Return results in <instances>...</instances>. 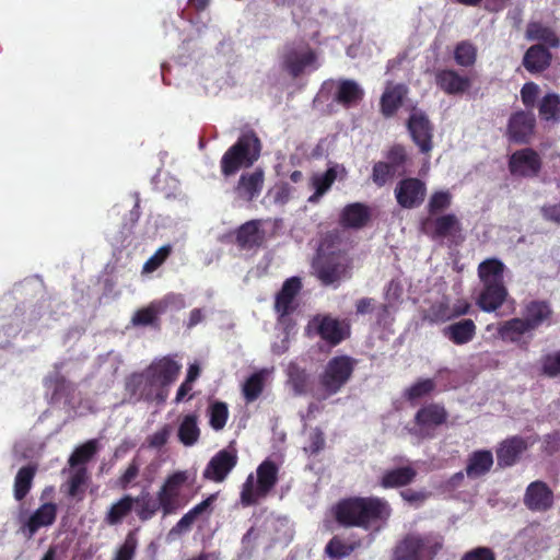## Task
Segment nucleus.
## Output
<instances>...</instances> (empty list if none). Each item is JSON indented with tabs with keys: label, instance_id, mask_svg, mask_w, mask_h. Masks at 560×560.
I'll list each match as a JSON object with an SVG mask.
<instances>
[{
	"label": "nucleus",
	"instance_id": "nucleus-1",
	"mask_svg": "<svg viewBox=\"0 0 560 560\" xmlns=\"http://www.w3.org/2000/svg\"><path fill=\"white\" fill-rule=\"evenodd\" d=\"M336 517L347 526L370 528L377 521H385L390 515L388 503L380 498H350L336 506Z\"/></svg>",
	"mask_w": 560,
	"mask_h": 560
},
{
	"label": "nucleus",
	"instance_id": "nucleus-2",
	"mask_svg": "<svg viewBox=\"0 0 560 560\" xmlns=\"http://www.w3.org/2000/svg\"><path fill=\"white\" fill-rule=\"evenodd\" d=\"M504 269V264L497 258L486 259L478 267L482 290L477 299V304L483 312H494L503 304L508 295L503 283Z\"/></svg>",
	"mask_w": 560,
	"mask_h": 560
},
{
	"label": "nucleus",
	"instance_id": "nucleus-3",
	"mask_svg": "<svg viewBox=\"0 0 560 560\" xmlns=\"http://www.w3.org/2000/svg\"><path fill=\"white\" fill-rule=\"evenodd\" d=\"M196 472L177 470L168 475L158 491L163 515H171L183 509L190 500L187 490L194 485Z\"/></svg>",
	"mask_w": 560,
	"mask_h": 560
},
{
	"label": "nucleus",
	"instance_id": "nucleus-4",
	"mask_svg": "<svg viewBox=\"0 0 560 560\" xmlns=\"http://www.w3.org/2000/svg\"><path fill=\"white\" fill-rule=\"evenodd\" d=\"M279 467L270 459L264 460L256 469V476L249 474L242 487L241 502L253 505L265 498L278 481Z\"/></svg>",
	"mask_w": 560,
	"mask_h": 560
},
{
	"label": "nucleus",
	"instance_id": "nucleus-5",
	"mask_svg": "<svg viewBox=\"0 0 560 560\" xmlns=\"http://www.w3.org/2000/svg\"><path fill=\"white\" fill-rule=\"evenodd\" d=\"M260 142L254 133H245L221 159V170L225 176L235 174L242 167L250 166L258 160Z\"/></svg>",
	"mask_w": 560,
	"mask_h": 560
},
{
	"label": "nucleus",
	"instance_id": "nucleus-6",
	"mask_svg": "<svg viewBox=\"0 0 560 560\" xmlns=\"http://www.w3.org/2000/svg\"><path fill=\"white\" fill-rule=\"evenodd\" d=\"M441 548L438 535H408L395 547L392 560H432Z\"/></svg>",
	"mask_w": 560,
	"mask_h": 560
},
{
	"label": "nucleus",
	"instance_id": "nucleus-7",
	"mask_svg": "<svg viewBox=\"0 0 560 560\" xmlns=\"http://www.w3.org/2000/svg\"><path fill=\"white\" fill-rule=\"evenodd\" d=\"M354 368V361L347 357H335L328 361L319 381V399L337 394L349 381Z\"/></svg>",
	"mask_w": 560,
	"mask_h": 560
},
{
	"label": "nucleus",
	"instance_id": "nucleus-8",
	"mask_svg": "<svg viewBox=\"0 0 560 560\" xmlns=\"http://www.w3.org/2000/svg\"><path fill=\"white\" fill-rule=\"evenodd\" d=\"M126 389L136 401L145 400L161 404L168 396V389H162L147 369L131 375L126 383Z\"/></svg>",
	"mask_w": 560,
	"mask_h": 560
},
{
	"label": "nucleus",
	"instance_id": "nucleus-9",
	"mask_svg": "<svg viewBox=\"0 0 560 560\" xmlns=\"http://www.w3.org/2000/svg\"><path fill=\"white\" fill-rule=\"evenodd\" d=\"M282 63L284 69L293 77L318 68L315 52L303 43L288 47Z\"/></svg>",
	"mask_w": 560,
	"mask_h": 560
},
{
	"label": "nucleus",
	"instance_id": "nucleus-10",
	"mask_svg": "<svg viewBox=\"0 0 560 560\" xmlns=\"http://www.w3.org/2000/svg\"><path fill=\"white\" fill-rule=\"evenodd\" d=\"M348 176V171L342 164L330 163L325 172L314 173L310 177V188L314 192L308 197L310 203H317L324 195H326L336 180H345Z\"/></svg>",
	"mask_w": 560,
	"mask_h": 560
},
{
	"label": "nucleus",
	"instance_id": "nucleus-11",
	"mask_svg": "<svg viewBox=\"0 0 560 560\" xmlns=\"http://www.w3.org/2000/svg\"><path fill=\"white\" fill-rule=\"evenodd\" d=\"M306 330L310 336H319L322 339L334 346L343 340L348 335V328L346 325L325 315H317L313 317L310 320Z\"/></svg>",
	"mask_w": 560,
	"mask_h": 560
},
{
	"label": "nucleus",
	"instance_id": "nucleus-12",
	"mask_svg": "<svg viewBox=\"0 0 560 560\" xmlns=\"http://www.w3.org/2000/svg\"><path fill=\"white\" fill-rule=\"evenodd\" d=\"M237 453L234 448H224L211 457L202 477L207 480L221 483L237 464Z\"/></svg>",
	"mask_w": 560,
	"mask_h": 560
},
{
	"label": "nucleus",
	"instance_id": "nucleus-13",
	"mask_svg": "<svg viewBox=\"0 0 560 560\" xmlns=\"http://www.w3.org/2000/svg\"><path fill=\"white\" fill-rule=\"evenodd\" d=\"M541 168L539 154L529 148L515 151L509 160L510 173L515 177H534Z\"/></svg>",
	"mask_w": 560,
	"mask_h": 560
},
{
	"label": "nucleus",
	"instance_id": "nucleus-14",
	"mask_svg": "<svg viewBox=\"0 0 560 560\" xmlns=\"http://www.w3.org/2000/svg\"><path fill=\"white\" fill-rule=\"evenodd\" d=\"M147 370L162 389H168L176 381L182 370V363L167 355L155 359Z\"/></svg>",
	"mask_w": 560,
	"mask_h": 560
},
{
	"label": "nucleus",
	"instance_id": "nucleus-15",
	"mask_svg": "<svg viewBox=\"0 0 560 560\" xmlns=\"http://www.w3.org/2000/svg\"><path fill=\"white\" fill-rule=\"evenodd\" d=\"M425 191V185L420 179L406 178L397 184L395 196L399 206L411 209L422 203Z\"/></svg>",
	"mask_w": 560,
	"mask_h": 560
},
{
	"label": "nucleus",
	"instance_id": "nucleus-16",
	"mask_svg": "<svg viewBox=\"0 0 560 560\" xmlns=\"http://www.w3.org/2000/svg\"><path fill=\"white\" fill-rule=\"evenodd\" d=\"M408 130L421 152L425 153L432 149V126L423 112L412 110L408 120Z\"/></svg>",
	"mask_w": 560,
	"mask_h": 560
},
{
	"label": "nucleus",
	"instance_id": "nucleus-17",
	"mask_svg": "<svg viewBox=\"0 0 560 560\" xmlns=\"http://www.w3.org/2000/svg\"><path fill=\"white\" fill-rule=\"evenodd\" d=\"M326 86H329L332 100L345 108L358 105L364 96V90L354 80H338Z\"/></svg>",
	"mask_w": 560,
	"mask_h": 560
},
{
	"label": "nucleus",
	"instance_id": "nucleus-18",
	"mask_svg": "<svg viewBox=\"0 0 560 560\" xmlns=\"http://www.w3.org/2000/svg\"><path fill=\"white\" fill-rule=\"evenodd\" d=\"M446 420V411L439 405H428L416 415L415 432L421 436H430L432 431Z\"/></svg>",
	"mask_w": 560,
	"mask_h": 560
},
{
	"label": "nucleus",
	"instance_id": "nucleus-19",
	"mask_svg": "<svg viewBox=\"0 0 560 560\" xmlns=\"http://www.w3.org/2000/svg\"><path fill=\"white\" fill-rule=\"evenodd\" d=\"M535 117L532 113L517 112L511 116L508 126V137L516 143L529 141L535 128Z\"/></svg>",
	"mask_w": 560,
	"mask_h": 560
},
{
	"label": "nucleus",
	"instance_id": "nucleus-20",
	"mask_svg": "<svg viewBox=\"0 0 560 560\" xmlns=\"http://www.w3.org/2000/svg\"><path fill=\"white\" fill-rule=\"evenodd\" d=\"M533 443L534 441L520 436L506 439L497 450L498 464L502 467L513 466Z\"/></svg>",
	"mask_w": 560,
	"mask_h": 560
},
{
	"label": "nucleus",
	"instance_id": "nucleus-21",
	"mask_svg": "<svg viewBox=\"0 0 560 560\" xmlns=\"http://www.w3.org/2000/svg\"><path fill=\"white\" fill-rule=\"evenodd\" d=\"M494 328V325H488L487 330L490 331ZM498 337L505 342L517 343L521 348L526 349L528 342L522 340V336L529 332V328L526 326L522 318L509 319L495 327Z\"/></svg>",
	"mask_w": 560,
	"mask_h": 560
},
{
	"label": "nucleus",
	"instance_id": "nucleus-22",
	"mask_svg": "<svg viewBox=\"0 0 560 560\" xmlns=\"http://www.w3.org/2000/svg\"><path fill=\"white\" fill-rule=\"evenodd\" d=\"M264 180V172L260 168L242 174L235 187L237 197L246 201L257 198L262 190Z\"/></svg>",
	"mask_w": 560,
	"mask_h": 560
},
{
	"label": "nucleus",
	"instance_id": "nucleus-23",
	"mask_svg": "<svg viewBox=\"0 0 560 560\" xmlns=\"http://www.w3.org/2000/svg\"><path fill=\"white\" fill-rule=\"evenodd\" d=\"M314 268L318 279L324 284H334L338 282L346 273V265L343 264V258L340 256L330 257L325 260L318 258L314 262Z\"/></svg>",
	"mask_w": 560,
	"mask_h": 560
},
{
	"label": "nucleus",
	"instance_id": "nucleus-24",
	"mask_svg": "<svg viewBox=\"0 0 560 560\" xmlns=\"http://www.w3.org/2000/svg\"><path fill=\"white\" fill-rule=\"evenodd\" d=\"M57 515V505L55 503L42 504L24 523L23 529L27 530V537L31 538L39 528L50 526Z\"/></svg>",
	"mask_w": 560,
	"mask_h": 560
},
{
	"label": "nucleus",
	"instance_id": "nucleus-25",
	"mask_svg": "<svg viewBox=\"0 0 560 560\" xmlns=\"http://www.w3.org/2000/svg\"><path fill=\"white\" fill-rule=\"evenodd\" d=\"M525 504L534 511H545L552 504V493L542 482H532L525 494Z\"/></svg>",
	"mask_w": 560,
	"mask_h": 560
},
{
	"label": "nucleus",
	"instance_id": "nucleus-26",
	"mask_svg": "<svg viewBox=\"0 0 560 560\" xmlns=\"http://www.w3.org/2000/svg\"><path fill=\"white\" fill-rule=\"evenodd\" d=\"M442 334L455 345H466L474 339L476 335V325L472 319H462L445 326Z\"/></svg>",
	"mask_w": 560,
	"mask_h": 560
},
{
	"label": "nucleus",
	"instance_id": "nucleus-27",
	"mask_svg": "<svg viewBox=\"0 0 560 560\" xmlns=\"http://www.w3.org/2000/svg\"><path fill=\"white\" fill-rule=\"evenodd\" d=\"M370 219V209L361 202L347 205L340 214V224L345 228L360 229Z\"/></svg>",
	"mask_w": 560,
	"mask_h": 560
},
{
	"label": "nucleus",
	"instance_id": "nucleus-28",
	"mask_svg": "<svg viewBox=\"0 0 560 560\" xmlns=\"http://www.w3.org/2000/svg\"><path fill=\"white\" fill-rule=\"evenodd\" d=\"M301 289V281L299 278L288 279L281 291L277 294L275 308L279 316L282 318L292 310V303Z\"/></svg>",
	"mask_w": 560,
	"mask_h": 560
},
{
	"label": "nucleus",
	"instance_id": "nucleus-29",
	"mask_svg": "<svg viewBox=\"0 0 560 560\" xmlns=\"http://www.w3.org/2000/svg\"><path fill=\"white\" fill-rule=\"evenodd\" d=\"M436 83L447 94H459L470 86V80L467 77L459 75L454 70L439 71Z\"/></svg>",
	"mask_w": 560,
	"mask_h": 560
},
{
	"label": "nucleus",
	"instance_id": "nucleus-30",
	"mask_svg": "<svg viewBox=\"0 0 560 560\" xmlns=\"http://www.w3.org/2000/svg\"><path fill=\"white\" fill-rule=\"evenodd\" d=\"M550 316L551 310L547 303L533 301L525 306L522 319L532 331L547 322Z\"/></svg>",
	"mask_w": 560,
	"mask_h": 560
},
{
	"label": "nucleus",
	"instance_id": "nucleus-31",
	"mask_svg": "<svg viewBox=\"0 0 560 560\" xmlns=\"http://www.w3.org/2000/svg\"><path fill=\"white\" fill-rule=\"evenodd\" d=\"M261 221L253 220L243 224L237 233V242L243 248H253L262 244L265 233L260 229Z\"/></svg>",
	"mask_w": 560,
	"mask_h": 560
},
{
	"label": "nucleus",
	"instance_id": "nucleus-32",
	"mask_svg": "<svg viewBox=\"0 0 560 560\" xmlns=\"http://www.w3.org/2000/svg\"><path fill=\"white\" fill-rule=\"evenodd\" d=\"M493 465V455L490 451L474 452L467 460L466 474L469 478H478L487 474Z\"/></svg>",
	"mask_w": 560,
	"mask_h": 560
},
{
	"label": "nucleus",
	"instance_id": "nucleus-33",
	"mask_svg": "<svg viewBox=\"0 0 560 560\" xmlns=\"http://www.w3.org/2000/svg\"><path fill=\"white\" fill-rule=\"evenodd\" d=\"M417 471L411 466L390 469L383 474L381 486L384 488L406 486L415 479Z\"/></svg>",
	"mask_w": 560,
	"mask_h": 560
},
{
	"label": "nucleus",
	"instance_id": "nucleus-34",
	"mask_svg": "<svg viewBox=\"0 0 560 560\" xmlns=\"http://www.w3.org/2000/svg\"><path fill=\"white\" fill-rule=\"evenodd\" d=\"M549 62L550 54L540 45L532 46L523 59V65L529 72L542 71L549 66Z\"/></svg>",
	"mask_w": 560,
	"mask_h": 560
},
{
	"label": "nucleus",
	"instance_id": "nucleus-35",
	"mask_svg": "<svg viewBox=\"0 0 560 560\" xmlns=\"http://www.w3.org/2000/svg\"><path fill=\"white\" fill-rule=\"evenodd\" d=\"M406 92V88L401 84H388L381 98L382 113L385 116L393 115L399 107Z\"/></svg>",
	"mask_w": 560,
	"mask_h": 560
},
{
	"label": "nucleus",
	"instance_id": "nucleus-36",
	"mask_svg": "<svg viewBox=\"0 0 560 560\" xmlns=\"http://www.w3.org/2000/svg\"><path fill=\"white\" fill-rule=\"evenodd\" d=\"M133 506V498L131 495H124L121 499L110 505L105 515V522L109 525L120 524L132 511Z\"/></svg>",
	"mask_w": 560,
	"mask_h": 560
},
{
	"label": "nucleus",
	"instance_id": "nucleus-37",
	"mask_svg": "<svg viewBox=\"0 0 560 560\" xmlns=\"http://www.w3.org/2000/svg\"><path fill=\"white\" fill-rule=\"evenodd\" d=\"M539 116L547 122L560 121V97L555 93L546 94L539 102Z\"/></svg>",
	"mask_w": 560,
	"mask_h": 560
},
{
	"label": "nucleus",
	"instance_id": "nucleus-38",
	"mask_svg": "<svg viewBox=\"0 0 560 560\" xmlns=\"http://www.w3.org/2000/svg\"><path fill=\"white\" fill-rule=\"evenodd\" d=\"M200 435V430L197 423V417L194 415H187L182 420L178 428V439L186 445L191 446L197 443Z\"/></svg>",
	"mask_w": 560,
	"mask_h": 560
},
{
	"label": "nucleus",
	"instance_id": "nucleus-39",
	"mask_svg": "<svg viewBox=\"0 0 560 560\" xmlns=\"http://www.w3.org/2000/svg\"><path fill=\"white\" fill-rule=\"evenodd\" d=\"M36 472V468L33 466L22 467L14 480V498L21 501L28 493L32 482Z\"/></svg>",
	"mask_w": 560,
	"mask_h": 560
},
{
	"label": "nucleus",
	"instance_id": "nucleus-40",
	"mask_svg": "<svg viewBox=\"0 0 560 560\" xmlns=\"http://www.w3.org/2000/svg\"><path fill=\"white\" fill-rule=\"evenodd\" d=\"M268 373V370H261L254 373L246 380L243 385V394L248 402L254 401L259 397L264 389L265 378Z\"/></svg>",
	"mask_w": 560,
	"mask_h": 560
},
{
	"label": "nucleus",
	"instance_id": "nucleus-41",
	"mask_svg": "<svg viewBox=\"0 0 560 560\" xmlns=\"http://www.w3.org/2000/svg\"><path fill=\"white\" fill-rule=\"evenodd\" d=\"M136 512L140 520H150L159 510H161L160 501L150 497L149 493H141L133 498Z\"/></svg>",
	"mask_w": 560,
	"mask_h": 560
},
{
	"label": "nucleus",
	"instance_id": "nucleus-42",
	"mask_svg": "<svg viewBox=\"0 0 560 560\" xmlns=\"http://www.w3.org/2000/svg\"><path fill=\"white\" fill-rule=\"evenodd\" d=\"M526 36L532 40H541L551 47L559 45V39L549 27L544 26L540 23H529L526 30Z\"/></svg>",
	"mask_w": 560,
	"mask_h": 560
},
{
	"label": "nucleus",
	"instance_id": "nucleus-43",
	"mask_svg": "<svg viewBox=\"0 0 560 560\" xmlns=\"http://www.w3.org/2000/svg\"><path fill=\"white\" fill-rule=\"evenodd\" d=\"M86 482V469L84 467L71 468V475L67 482L68 494L77 500L83 499L84 485Z\"/></svg>",
	"mask_w": 560,
	"mask_h": 560
},
{
	"label": "nucleus",
	"instance_id": "nucleus-44",
	"mask_svg": "<svg viewBox=\"0 0 560 560\" xmlns=\"http://www.w3.org/2000/svg\"><path fill=\"white\" fill-rule=\"evenodd\" d=\"M454 59L460 67H470L476 62L477 48L469 42H460L454 50Z\"/></svg>",
	"mask_w": 560,
	"mask_h": 560
},
{
	"label": "nucleus",
	"instance_id": "nucleus-45",
	"mask_svg": "<svg viewBox=\"0 0 560 560\" xmlns=\"http://www.w3.org/2000/svg\"><path fill=\"white\" fill-rule=\"evenodd\" d=\"M288 383L294 394L302 395L307 389V375L304 370L300 369L296 364L291 363L288 366Z\"/></svg>",
	"mask_w": 560,
	"mask_h": 560
},
{
	"label": "nucleus",
	"instance_id": "nucleus-46",
	"mask_svg": "<svg viewBox=\"0 0 560 560\" xmlns=\"http://www.w3.org/2000/svg\"><path fill=\"white\" fill-rule=\"evenodd\" d=\"M210 427L215 430H222L229 418L228 406L224 402L217 401L208 409Z\"/></svg>",
	"mask_w": 560,
	"mask_h": 560
},
{
	"label": "nucleus",
	"instance_id": "nucleus-47",
	"mask_svg": "<svg viewBox=\"0 0 560 560\" xmlns=\"http://www.w3.org/2000/svg\"><path fill=\"white\" fill-rule=\"evenodd\" d=\"M96 450L97 443L95 440H91L78 447L69 458L71 468H78L80 465L88 462L96 453Z\"/></svg>",
	"mask_w": 560,
	"mask_h": 560
},
{
	"label": "nucleus",
	"instance_id": "nucleus-48",
	"mask_svg": "<svg viewBox=\"0 0 560 560\" xmlns=\"http://www.w3.org/2000/svg\"><path fill=\"white\" fill-rule=\"evenodd\" d=\"M160 306L161 304H158L155 301L152 302L148 307L139 310L132 316V324L136 326H147L153 324L158 316L162 314Z\"/></svg>",
	"mask_w": 560,
	"mask_h": 560
},
{
	"label": "nucleus",
	"instance_id": "nucleus-49",
	"mask_svg": "<svg viewBox=\"0 0 560 560\" xmlns=\"http://www.w3.org/2000/svg\"><path fill=\"white\" fill-rule=\"evenodd\" d=\"M425 318L431 323H444L453 319L451 305L446 301L433 304L427 312Z\"/></svg>",
	"mask_w": 560,
	"mask_h": 560
},
{
	"label": "nucleus",
	"instance_id": "nucleus-50",
	"mask_svg": "<svg viewBox=\"0 0 560 560\" xmlns=\"http://www.w3.org/2000/svg\"><path fill=\"white\" fill-rule=\"evenodd\" d=\"M395 173L392 164L385 162H377L373 166L372 180L377 186H384Z\"/></svg>",
	"mask_w": 560,
	"mask_h": 560
},
{
	"label": "nucleus",
	"instance_id": "nucleus-51",
	"mask_svg": "<svg viewBox=\"0 0 560 560\" xmlns=\"http://www.w3.org/2000/svg\"><path fill=\"white\" fill-rule=\"evenodd\" d=\"M351 551L352 547L338 537H334L326 546V553L332 560H340L349 556Z\"/></svg>",
	"mask_w": 560,
	"mask_h": 560
},
{
	"label": "nucleus",
	"instance_id": "nucleus-52",
	"mask_svg": "<svg viewBox=\"0 0 560 560\" xmlns=\"http://www.w3.org/2000/svg\"><path fill=\"white\" fill-rule=\"evenodd\" d=\"M452 202V195L447 190H440L434 192L429 200L428 209L430 213L441 212L450 207Z\"/></svg>",
	"mask_w": 560,
	"mask_h": 560
},
{
	"label": "nucleus",
	"instance_id": "nucleus-53",
	"mask_svg": "<svg viewBox=\"0 0 560 560\" xmlns=\"http://www.w3.org/2000/svg\"><path fill=\"white\" fill-rule=\"evenodd\" d=\"M294 189L285 183L273 186L267 194V197L277 205L287 203L293 196Z\"/></svg>",
	"mask_w": 560,
	"mask_h": 560
},
{
	"label": "nucleus",
	"instance_id": "nucleus-54",
	"mask_svg": "<svg viewBox=\"0 0 560 560\" xmlns=\"http://www.w3.org/2000/svg\"><path fill=\"white\" fill-rule=\"evenodd\" d=\"M435 234L446 236L455 232L458 228V221L454 214L439 217L434 221Z\"/></svg>",
	"mask_w": 560,
	"mask_h": 560
},
{
	"label": "nucleus",
	"instance_id": "nucleus-55",
	"mask_svg": "<svg viewBox=\"0 0 560 560\" xmlns=\"http://www.w3.org/2000/svg\"><path fill=\"white\" fill-rule=\"evenodd\" d=\"M434 388V383L432 380H421V381H418L417 383H415L413 385H411L407 390H406V396L408 397V399L410 400H416V399H419L425 395H428L430 392H432Z\"/></svg>",
	"mask_w": 560,
	"mask_h": 560
},
{
	"label": "nucleus",
	"instance_id": "nucleus-56",
	"mask_svg": "<svg viewBox=\"0 0 560 560\" xmlns=\"http://www.w3.org/2000/svg\"><path fill=\"white\" fill-rule=\"evenodd\" d=\"M137 548V539L133 534H128L124 544L117 550L114 560H132Z\"/></svg>",
	"mask_w": 560,
	"mask_h": 560
},
{
	"label": "nucleus",
	"instance_id": "nucleus-57",
	"mask_svg": "<svg viewBox=\"0 0 560 560\" xmlns=\"http://www.w3.org/2000/svg\"><path fill=\"white\" fill-rule=\"evenodd\" d=\"M171 253L170 246L161 247L154 255H152L143 265V272L150 273L156 270L168 257Z\"/></svg>",
	"mask_w": 560,
	"mask_h": 560
},
{
	"label": "nucleus",
	"instance_id": "nucleus-58",
	"mask_svg": "<svg viewBox=\"0 0 560 560\" xmlns=\"http://www.w3.org/2000/svg\"><path fill=\"white\" fill-rule=\"evenodd\" d=\"M539 94V86L534 82H528L525 83L521 90V100L527 108H533Z\"/></svg>",
	"mask_w": 560,
	"mask_h": 560
},
{
	"label": "nucleus",
	"instance_id": "nucleus-59",
	"mask_svg": "<svg viewBox=\"0 0 560 560\" xmlns=\"http://www.w3.org/2000/svg\"><path fill=\"white\" fill-rule=\"evenodd\" d=\"M140 465L132 460L126 470L122 472V475L119 477L117 485L121 489H127L131 486V483L137 479L139 476Z\"/></svg>",
	"mask_w": 560,
	"mask_h": 560
},
{
	"label": "nucleus",
	"instance_id": "nucleus-60",
	"mask_svg": "<svg viewBox=\"0 0 560 560\" xmlns=\"http://www.w3.org/2000/svg\"><path fill=\"white\" fill-rule=\"evenodd\" d=\"M325 444L322 431L318 429L308 432V442L304 445V451L310 454L318 453Z\"/></svg>",
	"mask_w": 560,
	"mask_h": 560
},
{
	"label": "nucleus",
	"instance_id": "nucleus-61",
	"mask_svg": "<svg viewBox=\"0 0 560 560\" xmlns=\"http://www.w3.org/2000/svg\"><path fill=\"white\" fill-rule=\"evenodd\" d=\"M402 285L399 281L393 280L389 282L387 289H386V300L388 302L387 305L384 306L383 311L388 312V308L392 307L396 302H398L402 295Z\"/></svg>",
	"mask_w": 560,
	"mask_h": 560
},
{
	"label": "nucleus",
	"instance_id": "nucleus-62",
	"mask_svg": "<svg viewBox=\"0 0 560 560\" xmlns=\"http://www.w3.org/2000/svg\"><path fill=\"white\" fill-rule=\"evenodd\" d=\"M45 386L48 389H52V398L58 399L59 397H61L62 392L66 388V382L61 376H59L56 373L45 378Z\"/></svg>",
	"mask_w": 560,
	"mask_h": 560
},
{
	"label": "nucleus",
	"instance_id": "nucleus-63",
	"mask_svg": "<svg viewBox=\"0 0 560 560\" xmlns=\"http://www.w3.org/2000/svg\"><path fill=\"white\" fill-rule=\"evenodd\" d=\"M460 560H495V556L490 548L477 547L466 552Z\"/></svg>",
	"mask_w": 560,
	"mask_h": 560
},
{
	"label": "nucleus",
	"instance_id": "nucleus-64",
	"mask_svg": "<svg viewBox=\"0 0 560 560\" xmlns=\"http://www.w3.org/2000/svg\"><path fill=\"white\" fill-rule=\"evenodd\" d=\"M544 373L549 376H556L560 373V353L549 354L542 363Z\"/></svg>",
	"mask_w": 560,
	"mask_h": 560
}]
</instances>
